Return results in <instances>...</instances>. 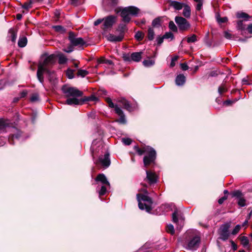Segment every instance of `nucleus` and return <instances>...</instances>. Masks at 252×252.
<instances>
[{
  "instance_id": "nucleus-1",
  "label": "nucleus",
  "mask_w": 252,
  "mask_h": 252,
  "mask_svg": "<svg viewBox=\"0 0 252 252\" xmlns=\"http://www.w3.org/2000/svg\"><path fill=\"white\" fill-rule=\"evenodd\" d=\"M55 56L54 55L42 57V60L38 65L37 71V77L40 83L43 82V73H47L49 76L54 73L50 68L55 63Z\"/></svg>"
},
{
  "instance_id": "nucleus-2",
  "label": "nucleus",
  "mask_w": 252,
  "mask_h": 252,
  "mask_svg": "<svg viewBox=\"0 0 252 252\" xmlns=\"http://www.w3.org/2000/svg\"><path fill=\"white\" fill-rule=\"evenodd\" d=\"M134 149L139 155H142L144 153L148 154L143 158L145 167H147L154 162L156 158V152L153 148L149 146H145L140 149L138 147L135 146Z\"/></svg>"
},
{
  "instance_id": "nucleus-3",
  "label": "nucleus",
  "mask_w": 252,
  "mask_h": 252,
  "mask_svg": "<svg viewBox=\"0 0 252 252\" xmlns=\"http://www.w3.org/2000/svg\"><path fill=\"white\" fill-rule=\"evenodd\" d=\"M146 194L138 193L137 194V199L138 202V206L141 210H145L147 212H150L152 209L153 201L147 195L148 191H145Z\"/></svg>"
},
{
  "instance_id": "nucleus-4",
  "label": "nucleus",
  "mask_w": 252,
  "mask_h": 252,
  "mask_svg": "<svg viewBox=\"0 0 252 252\" xmlns=\"http://www.w3.org/2000/svg\"><path fill=\"white\" fill-rule=\"evenodd\" d=\"M96 184L97 185L96 191L99 196L104 195L107 192V189L109 188L110 185L106 176L103 174H98L95 178Z\"/></svg>"
},
{
  "instance_id": "nucleus-5",
  "label": "nucleus",
  "mask_w": 252,
  "mask_h": 252,
  "mask_svg": "<svg viewBox=\"0 0 252 252\" xmlns=\"http://www.w3.org/2000/svg\"><path fill=\"white\" fill-rule=\"evenodd\" d=\"M139 9L134 6H128L121 10V16L123 22L128 23L131 19V16H136L138 14Z\"/></svg>"
},
{
  "instance_id": "nucleus-6",
  "label": "nucleus",
  "mask_w": 252,
  "mask_h": 252,
  "mask_svg": "<svg viewBox=\"0 0 252 252\" xmlns=\"http://www.w3.org/2000/svg\"><path fill=\"white\" fill-rule=\"evenodd\" d=\"M63 91L66 97H78L83 95L82 92L74 87H63Z\"/></svg>"
},
{
  "instance_id": "nucleus-7",
  "label": "nucleus",
  "mask_w": 252,
  "mask_h": 252,
  "mask_svg": "<svg viewBox=\"0 0 252 252\" xmlns=\"http://www.w3.org/2000/svg\"><path fill=\"white\" fill-rule=\"evenodd\" d=\"M175 21L177 24L180 31H186L190 27V24L184 18L180 16H176L175 18Z\"/></svg>"
},
{
  "instance_id": "nucleus-8",
  "label": "nucleus",
  "mask_w": 252,
  "mask_h": 252,
  "mask_svg": "<svg viewBox=\"0 0 252 252\" xmlns=\"http://www.w3.org/2000/svg\"><path fill=\"white\" fill-rule=\"evenodd\" d=\"M68 39L70 44L73 46H82L86 44V42L82 37H76L72 32L69 33Z\"/></svg>"
},
{
  "instance_id": "nucleus-9",
  "label": "nucleus",
  "mask_w": 252,
  "mask_h": 252,
  "mask_svg": "<svg viewBox=\"0 0 252 252\" xmlns=\"http://www.w3.org/2000/svg\"><path fill=\"white\" fill-rule=\"evenodd\" d=\"M230 227V223H226L222 225L220 227V238L223 240H227L230 235L229 229Z\"/></svg>"
},
{
  "instance_id": "nucleus-10",
  "label": "nucleus",
  "mask_w": 252,
  "mask_h": 252,
  "mask_svg": "<svg viewBox=\"0 0 252 252\" xmlns=\"http://www.w3.org/2000/svg\"><path fill=\"white\" fill-rule=\"evenodd\" d=\"M116 16L113 15L109 16L103 19L104 23H103V29L104 30H107L111 28L113 25L116 22Z\"/></svg>"
},
{
  "instance_id": "nucleus-11",
  "label": "nucleus",
  "mask_w": 252,
  "mask_h": 252,
  "mask_svg": "<svg viewBox=\"0 0 252 252\" xmlns=\"http://www.w3.org/2000/svg\"><path fill=\"white\" fill-rule=\"evenodd\" d=\"M142 52H134L129 55L126 54L124 55V59L126 61H133L134 62H139L141 59Z\"/></svg>"
},
{
  "instance_id": "nucleus-12",
  "label": "nucleus",
  "mask_w": 252,
  "mask_h": 252,
  "mask_svg": "<svg viewBox=\"0 0 252 252\" xmlns=\"http://www.w3.org/2000/svg\"><path fill=\"white\" fill-rule=\"evenodd\" d=\"M109 154L105 153L103 156H100L96 164L100 163L104 167L107 168L110 164V159L109 158Z\"/></svg>"
},
{
  "instance_id": "nucleus-13",
  "label": "nucleus",
  "mask_w": 252,
  "mask_h": 252,
  "mask_svg": "<svg viewBox=\"0 0 252 252\" xmlns=\"http://www.w3.org/2000/svg\"><path fill=\"white\" fill-rule=\"evenodd\" d=\"M199 242V237L194 236L188 242V248L190 250L195 249L198 247Z\"/></svg>"
},
{
  "instance_id": "nucleus-14",
  "label": "nucleus",
  "mask_w": 252,
  "mask_h": 252,
  "mask_svg": "<svg viewBox=\"0 0 252 252\" xmlns=\"http://www.w3.org/2000/svg\"><path fill=\"white\" fill-rule=\"evenodd\" d=\"M115 112L120 117V118L117 120L116 121L122 124H125L126 122V121L122 109L118 106H116L115 107Z\"/></svg>"
},
{
  "instance_id": "nucleus-15",
  "label": "nucleus",
  "mask_w": 252,
  "mask_h": 252,
  "mask_svg": "<svg viewBox=\"0 0 252 252\" xmlns=\"http://www.w3.org/2000/svg\"><path fill=\"white\" fill-rule=\"evenodd\" d=\"M146 179L150 184H154L157 181V177L156 174L152 171L146 170Z\"/></svg>"
},
{
  "instance_id": "nucleus-16",
  "label": "nucleus",
  "mask_w": 252,
  "mask_h": 252,
  "mask_svg": "<svg viewBox=\"0 0 252 252\" xmlns=\"http://www.w3.org/2000/svg\"><path fill=\"white\" fill-rule=\"evenodd\" d=\"M124 38L123 33H121L119 35H116L113 34H109L107 36V39L109 41L112 42H120Z\"/></svg>"
},
{
  "instance_id": "nucleus-17",
  "label": "nucleus",
  "mask_w": 252,
  "mask_h": 252,
  "mask_svg": "<svg viewBox=\"0 0 252 252\" xmlns=\"http://www.w3.org/2000/svg\"><path fill=\"white\" fill-rule=\"evenodd\" d=\"M66 103L68 105H71L82 104L83 103L82 102V99H79L77 98V97H68V98L66 100Z\"/></svg>"
},
{
  "instance_id": "nucleus-18",
  "label": "nucleus",
  "mask_w": 252,
  "mask_h": 252,
  "mask_svg": "<svg viewBox=\"0 0 252 252\" xmlns=\"http://www.w3.org/2000/svg\"><path fill=\"white\" fill-rule=\"evenodd\" d=\"M236 16L237 18L243 19L244 21H249V19L251 17L247 13L242 11L237 12Z\"/></svg>"
},
{
  "instance_id": "nucleus-19",
  "label": "nucleus",
  "mask_w": 252,
  "mask_h": 252,
  "mask_svg": "<svg viewBox=\"0 0 252 252\" xmlns=\"http://www.w3.org/2000/svg\"><path fill=\"white\" fill-rule=\"evenodd\" d=\"M186 81V77L183 74L178 75L175 80L176 84L178 86H182L184 84Z\"/></svg>"
},
{
  "instance_id": "nucleus-20",
  "label": "nucleus",
  "mask_w": 252,
  "mask_h": 252,
  "mask_svg": "<svg viewBox=\"0 0 252 252\" xmlns=\"http://www.w3.org/2000/svg\"><path fill=\"white\" fill-rule=\"evenodd\" d=\"M118 0H103L102 3L104 6H109L110 7L115 6L118 3Z\"/></svg>"
},
{
  "instance_id": "nucleus-21",
  "label": "nucleus",
  "mask_w": 252,
  "mask_h": 252,
  "mask_svg": "<svg viewBox=\"0 0 252 252\" xmlns=\"http://www.w3.org/2000/svg\"><path fill=\"white\" fill-rule=\"evenodd\" d=\"M178 217H180V220L182 222L184 219L181 216V214H179L178 211L176 210L172 214V220L174 222L176 223L178 221Z\"/></svg>"
},
{
  "instance_id": "nucleus-22",
  "label": "nucleus",
  "mask_w": 252,
  "mask_h": 252,
  "mask_svg": "<svg viewBox=\"0 0 252 252\" xmlns=\"http://www.w3.org/2000/svg\"><path fill=\"white\" fill-rule=\"evenodd\" d=\"M17 37L16 32L13 29H10L8 31V37L10 38L12 42L16 40Z\"/></svg>"
},
{
  "instance_id": "nucleus-23",
  "label": "nucleus",
  "mask_w": 252,
  "mask_h": 252,
  "mask_svg": "<svg viewBox=\"0 0 252 252\" xmlns=\"http://www.w3.org/2000/svg\"><path fill=\"white\" fill-rule=\"evenodd\" d=\"M120 102L122 104L125 109L128 111H131V106L129 102L125 98H121L120 100Z\"/></svg>"
},
{
  "instance_id": "nucleus-24",
  "label": "nucleus",
  "mask_w": 252,
  "mask_h": 252,
  "mask_svg": "<svg viewBox=\"0 0 252 252\" xmlns=\"http://www.w3.org/2000/svg\"><path fill=\"white\" fill-rule=\"evenodd\" d=\"M190 8L189 6L186 5L184 7L183 11V15L187 18H189L190 16Z\"/></svg>"
},
{
  "instance_id": "nucleus-25",
  "label": "nucleus",
  "mask_w": 252,
  "mask_h": 252,
  "mask_svg": "<svg viewBox=\"0 0 252 252\" xmlns=\"http://www.w3.org/2000/svg\"><path fill=\"white\" fill-rule=\"evenodd\" d=\"M34 3L33 0H29L22 5V7L27 10H29L32 7V4Z\"/></svg>"
},
{
  "instance_id": "nucleus-26",
  "label": "nucleus",
  "mask_w": 252,
  "mask_h": 252,
  "mask_svg": "<svg viewBox=\"0 0 252 252\" xmlns=\"http://www.w3.org/2000/svg\"><path fill=\"white\" fill-rule=\"evenodd\" d=\"M170 5L176 10H180L183 7V4L182 3L176 1H171Z\"/></svg>"
},
{
  "instance_id": "nucleus-27",
  "label": "nucleus",
  "mask_w": 252,
  "mask_h": 252,
  "mask_svg": "<svg viewBox=\"0 0 252 252\" xmlns=\"http://www.w3.org/2000/svg\"><path fill=\"white\" fill-rule=\"evenodd\" d=\"M241 244L244 247H247L249 246V240L248 238L246 236H242L240 238Z\"/></svg>"
},
{
  "instance_id": "nucleus-28",
  "label": "nucleus",
  "mask_w": 252,
  "mask_h": 252,
  "mask_svg": "<svg viewBox=\"0 0 252 252\" xmlns=\"http://www.w3.org/2000/svg\"><path fill=\"white\" fill-rule=\"evenodd\" d=\"M27 43V39L26 37L20 38L18 41V46L20 47H25Z\"/></svg>"
},
{
  "instance_id": "nucleus-29",
  "label": "nucleus",
  "mask_w": 252,
  "mask_h": 252,
  "mask_svg": "<svg viewBox=\"0 0 252 252\" xmlns=\"http://www.w3.org/2000/svg\"><path fill=\"white\" fill-rule=\"evenodd\" d=\"M143 65L146 67H150L155 64V61L151 59L145 60L143 62Z\"/></svg>"
},
{
  "instance_id": "nucleus-30",
  "label": "nucleus",
  "mask_w": 252,
  "mask_h": 252,
  "mask_svg": "<svg viewBox=\"0 0 252 252\" xmlns=\"http://www.w3.org/2000/svg\"><path fill=\"white\" fill-rule=\"evenodd\" d=\"M58 56L59 58V63L60 64H64L66 62L67 59L63 54H59Z\"/></svg>"
},
{
  "instance_id": "nucleus-31",
  "label": "nucleus",
  "mask_w": 252,
  "mask_h": 252,
  "mask_svg": "<svg viewBox=\"0 0 252 252\" xmlns=\"http://www.w3.org/2000/svg\"><path fill=\"white\" fill-rule=\"evenodd\" d=\"M152 26L154 27H159L161 25V19L159 17L155 18L153 21H152Z\"/></svg>"
},
{
  "instance_id": "nucleus-32",
  "label": "nucleus",
  "mask_w": 252,
  "mask_h": 252,
  "mask_svg": "<svg viewBox=\"0 0 252 252\" xmlns=\"http://www.w3.org/2000/svg\"><path fill=\"white\" fill-rule=\"evenodd\" d=\"M155 32L152 28H149L148 31V38L150 40H152L154 38Z\"/></svg>"
},
{
  "instance_id": "nucleus-33",
  "label": "nucleus",
  "mask_w": 252,
  "mask_h": 252,
  "mask_svg": "<svg viewBox=\"0 0 252 252\" xmlns=\"http://www.w3.org/2000/svg\"><path fill=\"white\" fill-rule=\"evenodd\" d=\"M144 35V34L142 32L139 31L136 33L135 37L137 40L141 41L143 39Z\"/></svg>"
},
{
  "instance_id": "nucleus-34",
  "label": "nucleus",
  "mask_w": 252,
  "mask_h": 252,
  "mask_svg": "<svg viewBox=\"0 0 252 252\" xmlns=\"http://www.w3.org/2000/svg\"><path fill=\"white\" fill-rule=\"evenodd\" d=\"M169 28L173 32H177L178 29L177 26L175 25L173 21H170L169 23Z\"/></svg>"
},
{
  "instance_id": "nucleus-35",
  "label": "nucleus",
  "mask_w": 252,
  "mask_h": 252,
  "mask_svg": "<svg viewBox=\"0 0 252 252\" xmlns=\"http://www.w3.org/2000/svg\"><path fill=\"white\" fill-rule=\"evenodd\" d=\"M97 100V97L94 95H91V96L85 97L82 99V102L84 103L85 101H95Z\"/></svg>"
},
{
  "instance_id": "nucleus-36",
  "label": "nucleus",
  "mask_w": 252,
  "mask_h": 252,
  "mask_svg": "<svg viewBox=\"0 0 252 252\" xmlns=\"http://www.w3.org/2000/svg\"><path fill=\"white\" fill-rule=\"evenodd\" d=\"M74 70L71 69H68L66 72V74L69 79H72L74 78Z\"/></svg>"
},
{
  "instance_id": "nucleus-37",
  "label": "nucleus",
  "mask_w": 252,
  "mask_h": 252,
  "mask_svg": "<svg viewBox=\"0 0 252 252\" xmlns=\"http://www.w3.org/2000/svg\"><path fill=\"white\" fill-rule=\"evenodd\" d=\"M88 74V72L86 70L79 69L77 72V75L78 76H81L84 77Z\"/></svg>"
},
{
  "instance_id": "nucleus-38",
  "label": "nucleus",
  "mask_w": 252,
  "mask_h": 252,
  "mask_svg": "<svg viewBox=\"0 0 252 252\" xmlns=\"http://www.w3.org/2000/svg\"><path fill=\"white\" fill-rule=\"evenodd\" d=\"M166 230L168 233H169L171 234H173L174 233V228L173 225L172 224L167 225Z\"/></svg>"
},
{
  "instance_id": "nucleus-39",
  "label": "nucleus",
  "mask_w": 252,
  "mask_h": 252,
  "mask_svg": "<svg viewBox=\"0 0 252 252\" xmlns=\"http://www.w3.org/2000/svg\"><path fill=\"white\" fill-rule=\"evenodd\" d=\"M197 41V36L195 34H192L191 36L187 38L188 43H193Z\"/></svg>"
},
{
  "instance_id": "nucleus-40",
  "label": "nucleus",
  "mask_w": 252,
  "mask_h": 252,
  "mask_svg": "<svg viewBox=\"0 0 252 252\" xmlns=\"http://www.w3.org/2000/svg\"><path fill=\"white\" fill-rule=\"evenodd\" d=\"M217 20L219 23H224L228 21V18L226 17H220V16L217 17Z\"/></svg>"
},
{
  "instance_id": "nucleus-41",
  "label": "nucleus",
  "mask_w": 252,
  "mask_h": 252,
  "mask_svg": "<svg viewBox=\"0 0 252 252\" xmlns=\"http://www.w3.org/2000/svg\"><path fill=\"white\" fill-rule=\"evenodd\" d=\"M241 228V225H240L239 224L236 225V226L234 227V228L232 231L231 234L233 235H235L237 234L240 231Z\"/></svg>"
},
{
  "instance_id": "nucleus-42",
  "label": "nucleus",
  "mask_w": 252,
  "mask_h": 252,
  "mask_svg": "<svg viewBox=\"0 0 252 252\" xmlns=\"http://www.w3.org/2000/svg\"><path fill=\"white\" fill-rule=\"evenodd\" d=\"M227 91V88L224 84H222L218 89L219 93L221 94Z\"/></svg>"
},
{
  "instance_id": "nucleus-43",
  "label": "nucleus",
  "mask_w": 252,
  "mask_h": 252,
  "mask_svg": "<svg viewBox=\"0 0 252 252\" xmlns=\"http://www.w3.org/2000/svg\"><path fill=\"white\" fill-rule=\"evenodd\" d=\"M164 39H169L172 40L174 38V35L171 32H167L163 35Z\"/></svg>"
},
{
  "instance_id": "nucleus-44",
  "label": "nucleus",
  "mask_w": 252,
  "mask_h": 252,
  "mask_svg": "<svg viewBox=\"0 0 252 252\" xmlns=\"http://www.w3.org/2000/svg\"><path fill=\"white\" fill-rule=\"evenodd\" d=\"M100 63H106L108 64H112V62L111 60H107L104 58H101L98 60Z\"/></svg>"
},
{
  "instance_id": "nucleus-45",
  "label": "nucleus",
  "mask_w": 252,
  "mask_h": 252,
  "mask_svg": "<svg viewBox=\"0 0 252 252\" xmlns=\"http://www.w3.org/2000/svg\"><path fill=\"white\" fill-rule=\"evenodd\" d=\"M8 123L4 120H0V130H2L6 127Z\"/></svg>"
},
{
  "instance_id": "nucleus-46",
  "label": "nucleus",
  "mask_w": 252,
  "mask_h": 252,
  "mask_svg": "<svg viewBox=\"0 0 252 252\" xmlns=\"http://www.w3.org/2000/svg\"><path fill=\"white\" fill-rule=\"evenodd\" d=\"M237 28L239 30H243L245 29V25L241 20L238 21L237 23Z\"/></svg>"
},
{
  "instance_id": "nucleus-47",
  "label": "nucleus",
  "mask_w": 252,
  "mask_h": 252,
  "mask_svg": "<svg viewBox=\"0 0 252 252\" xmlns=\"http://www.w3.org/2000/svg\"><path fill=\"white\" fill-rule=\"evenodd\" d=\"M122 141L126 145H129L131 143V140L128 138H122Z\"/></svg>"
},
{
  "instance_id": "nucleus-48",
  "label": "nucleus",
  "mask_w": 252,
  "mask_h": 252,
  "mask_svg": "<svg viewBox=\"0 0 252 252\" xmlns=\"http://www.w3.org/2000/svg\"><path fill=\"white\" fill-rule=\"evenodd\" d=\"M39 96L37 94H33L31 97L30 100L32 102H35L38 100Z\"/></svg>"
},
{
  "instance_id": "nucleus-49",
  "label": "nucleus",
  "mask_w": 252,
  "mask_h": 252,
  "mask_svg": "<svg viewBox=\"0 0 252 252\" xmlns=\"http://www.w3.org/2000/svg\"><path fill=\"white\" fill-rule=\"evenodd\" d=\"M178 59V56H175V57L172 58V59L171 60V63H170V66L171 67H174L175 65L176 62H177Z\"/></svg>"
},
{
  "instance_id": "nucleus-50",
  "label": "nucleus",
  "mask_w": 252,
  "mask_h": 252,
  "mask_svg": "<svg viewBox=\"0 0 252 252\" xmlns=\"http://www.w3.org/2000/svg\"><path fill=\"white\" fill-rule=\"evenodd\" d=\"M246 200L242 198H240L238 200V203L241 207H244L246 205Z\"/></svg>"
},
{
  "instance_id": "nucleus-51",
  "label": "nucleus",
  "mask_w": 252,
  "mask_h": 252,
  "mask_svg": "<svg viewBox=\"0 0 252 252\" xmlns=\"http://www.w3.org/2000/svg\"><path fill=\"white\" fill-rule=\"evenodd\" d=\"M119 30L121 32V33H123L126 30V26L124 24H120L119 26Z\"/></svg>"
},
{
  "instance_id": "nucleus-52",
  "label": "nucleus",
  "mask_w": 252,
  "mask_h": 252,
  "mask_svg": "<svg viewBox=\"0 0 252 252\" xmlns=\"http://www.w3.org/2000/svg\"><path fill=\"white\" fill-rule=\"evenodd\" d=\"M224 36L226 38L228 39H230L232 38V35L227 31L224 32Z\"/></svg>"
},
{
  "instance_id": "nucleus-53",
  "label": "nucleus",
  "mask_w": 252,
  "mask_h": 252,
  "mask_svg": "<svg viewBox=\"0 0 252 252\" xmlns=\"http://www.w3.org/2000/svg\"><path fill=\"white\" fill-rule=\"evenodd\" d=\"M53 28L57 32H61L64 31L63 28L61 26H55L53 27Z\"/></svg>"
},
{
  "instance_id": "nucleus-54",
  "label": "nucleus",
  "mask_w": 252,
  "mask_h": 252,
  "mask_svg": "<svg viewBox=\"0 0 252 252\" xmlns=\"http://www.w3.org/2000/svg\"><path fill=\"white\" fill-rule=\"evenodd\" d=\"M63 51L66 53H70L73 51V46L71 44L67 48L64 49Z\"/></svg>"
},
{
  "instance_id": "nucleus-55",
  "label": "nucleus",
  "mask_w": 252,
  "mask_h": 252,
  "mask_svg": "<svg viewBox=\"0 0 252 252\" xmlns=\"http://www.w3.org/2000/svg\"><path fill=\"white\" fill-rule=\"evenodd\" d=\"M164 38H163V36H158L157 38V43L158 45H160L163 41V39Z\"/></svg>"
},
{
  "instance_id": "nucleus-56",
  "label": "nucleus",
  "mask_w": 252,
  "mask_h": 252,
  "mask_svg": "<svg viewBox=\"0 0 252 252\" xmlns=\"http://www.w3.org/2000/svg\"><path fill=\"white\" fill-rule=\"evenodd\" d=\"M19 137V135L18 134H16V135H11V136H10L9 137V142H10V144H13L12 142H11V140L12 139H13L14 138H16V139H18Z\"/></svg>"
},
{
  "instance_id": "nucleus-57",
  "label": "nucleus",
  "mask_w": 252,
  "mask_h": 252,
  "mask_svg": "<svg viewBox=\"0 0 252 252\" xmlns=\"http://www.w3.org/2000/svg\"><path fill=\"white\" fill-rule=\"evenodd\" d=\"M202 1L199 2V3H197L196 6V10L197 11H200L201 9L202 8Z\"/></svg>"
},
{
  "instance_id": "nucleus-58",
  "label": "nucleus",
  "mask_w": 252,
  "mask_h": 252,
  "mask_svg": "<svg viewBox=\"0 0 252 252\" xmlns=\"http://www.w3.org/2000/svg\"><path fill=\"white\" fill-rule=\"evenodd\" d=\"M181 67L183 70H187L188 69V66L186 63H181Z\"/></svg>"
},
{
  "instance_id": "nucleus-59",
  "label": "nucleus",
  "mask_w": 252,
  "mask_h": 252,
  "mask_svg": "<svg viewBox=\"0 0 252 252\" xmlns=\"http://www.w3.org/2000/svg\"><path fill=\"white\" fill-rule=\"evenodd\" d=\"M227 198V197L226 196H223V197H221L218 200V203L220 204H221L224 200H225Z\"/></svg>"
},
{
  "instance_id": "nucleus-60",
  "label": "nucleus",
  "mask_w": 252,
  "mask_h": 252,
  "mask_svg": "<svg viewBox=\"0 0 252 252\" xmlns=\"http://www.w3.org/2000/svg\"><path fill=\"white\" fill-rule=\"evenodd\" d=\"M231 243L232 248L233 249V250L234 251H236L237 249V245L233 241H231Z\"/></svg>"
},
{
  "instance_id": "nucleus-61",
  "label": "nucleus",
  "mask_w": 252,
  "mask_h": 252,
  "mask_svg": "<svg viewBox=\"0 0 252 252\" xmlns=\"http://www.w3.org/2000/svg\"><path fill=\"white\" fill-rule=\"evenodd\" d=\"M88 116L89 118L94 119L95 118V112L92 111L90 113H88Z\"/></svg>"
},
{
  "instance_id": "nucleus-62",
  "label": "nucleus",
  "mask_w": 252,
  "mask_h": 252,
  "mask_svg": "<svg viewBox=\"0 0 252 252\" xmlns=\"http://www.w3.org/2000/svg\"><path fill=\"white\" fill-rule=\"evenodd\" d=\"M103 21V19H97V20H96L94 22V26H97L99 24H100Z\"/></svg>"
},
{
  "instance_id": "nucleus-63",
  "label": "nucleus",
  "mask_w": 252,
  "mask_h": 252,
  "mask_svg": "<svg viewBox=\"0 0 252 252\" xmlns=\"http://www.w3.org/2000/svg\"><path fill=\"white\" fill-rule=\"evenodd\" d=\"M27 94V92L26 91H23L20 94L21 97H24Z\"/></svg>"
},
{
  "instance_id": "nucleus-64",
  "label": "nucleus",
  "mask_w": 252,
  "mask_h": 252,
  "mask_svg": "<svg viewBox=\"0 0 252 252\" xmlns=\"http://www.w3.org/2000/svg\"><path fill=\"white\" fill-rule=\"evenodd\" d=\"M247 29L249 32L252 33V24L248 26Z\"/></svg>"
}]
</instances>
